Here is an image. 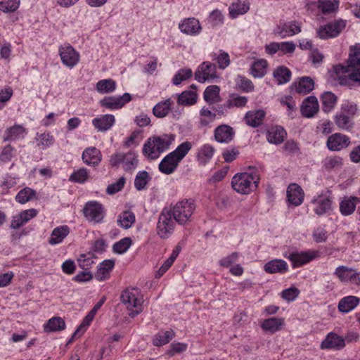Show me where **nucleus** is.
Here are the masks:
<instances>
[{"label": "nucleus", "instance_id": "f257e3e1", "mask_svg": "<svg viewBox=\"0 0 360 360\" xmlns=\"http://www.w3.org/2000/svg\"><path fill=\"white\" fill-rule=\"evenodd\" d=\"M335 79L341 86H360V49H350L347 65L339 64L333 67Z\"/></svg>", "mask_w": 360, "mask_h": 360}, {"label": "nucleus", "instance_id": "f03ea898", "mask_svg": "<svg viewBox=\"0 0 360 360\" xmlns=\"http://www.w3.org/2000/svg\"><path fill=\"white\" fill-rule=\"evenodd\" d=\"M192 148L189 141L181 143L174 151L166 155L159 164V170L165 174L173 173L179 162L186 155Z\"/></svg>", "mask_w": 360, "mask_h": 360}, {"label": "nucleus", "instance_id": "7ed1b4c3", "mask_svg": "<svg viewBox=\"0 0 360 360\" xmlns=\"http://www.w3.org/2000/svg\"><path fill=\"white\" fill-rule=\"evenodd\" d=\"M259 181V176L256 170L250 172L236 174L232 179L231 185L237 193L247 195L254 188H257Z\"/></svg>", "mask_w": 360, "mask_h": 360}, {"label": "nucleus", "instance_id": "20e7f679", "mask_svg": "<svg viewBox=\"0 0 360 360\" xmlns=\"http://www.w3.org/2000/svg\"><path fill=\"white\" fill-rule=\"evenodd\" d=\"M120 299L122 303L129 311V315L131 318H134L143 311V297L138 288H127L122 292Z\"/></svg>", "mask_w": 360, "mask_h": 360}, {"label": "nucleus", "instance_id": "39448f33", "mask_svg": "<svg viewBox=\"0 0 360 360\" xmlns=\"http://www.w3.org/2000/svg\"><path fill=\"white\" fill-rule=\"evenodd\" d=\"M172 214L174 219L180 225H185L191 221L195 210V205L192 200L184 199L177 202L172 208Z\"/></svg>", "mask_w": 360, "mask_h": 360}, {"label": "nucleus", "instance_id": "423d86ee", "mask_svg": "<svg viewBox=\"0 0 360 360\" xmlns=\"http://www.w3.org/2000/svg\"><path fill=\"white\" fill-rule=\"evenodd\" d=\"M172 210L165 207L159 215L157 223V233L161 238H167L172 233L176 226Z\"/></svg>", "mask_w": 360, "mask_h": 360}, {"label": "nucleus", "instance_id": "0eeeda50", "mask_svg": "<svg viewBox=\"0 0 360 360\" xmlns=\"http://www.w3.org/2000/svg\"><path fill=\"white\" fill-rule=\"evenodd\" d=\"M139 160L136 155L133 152L127 153H117L112 155L110 159V164L112 167H117L122 164L125 171H131L136 168Z\"/></svg>", "mask_w": 360, "mask_h": 360}, {"label": "nucleus", "instance_id": "6e6552de", "mask_svg": "<svg viewBox=\"0 0 360 360\" xmlns=\"http://www.w3.org/2000/svg\"><path fill=\"white\" fill-rule=\"evenodd\" d=\"M218 78L216 65L210 62L202 63L195 72V79L200 83L212 81Z\"/></svg>", "mask_w": 360, "mask_h": 360}, {"label": "nucleus", "instance_id": "1a4fd4ad", "mask_svg": "<svg viewBox=\"0 0 360 360\" xmlns=\"http://www.w3.org/2000/svg\"><path fill=\"white\" fill-rule=\"evenodd\" d=\"M84 214L89 221L94 224L101 223L104 217V210L101 203L90 201L85 205Z\"/></svg>", "mask_w": 360, "mask_h": 360}, {"label": "nucleus", "instance_id": "9d476101", "mask_svg": "<svg viewBox=\"0 0 360 360\" xmlns=\"http://www.w3.org/2000/svg\"><path fill=\"white\" fill-rule=\"evenodd\" d=\"M320 257L317 250H309L307 252H290L285 257L292 262L293 267H297L306 264L311 260Z\"/></svg>", "mask_w": 360, "mask_h": 360}, {"label": "nucleus", "instance_id": "9b49d317", "mask_svg": "<svg viewBox=\"0 0 360 360\" xmlns=\"http://www.w3.org/2000/svg\"><path fill=\"white\" fill-rule=\"evenodd\" d=\"M346 22L343 20H339L334 23H329L325 26L321 27L318 30V36L323 39L337 37L345 27Z\"/></svg>", "mask_w": 360, "mask_h": 360}, {"label": "nucleus", "instance_id": "f8f14e48", "mask_svg": "<svg viewBox=\"0 0 360 360\" xmlns=\"http://www.w3.org/2000/svg\"><path fill=\"white\" fill-rule=\"evenodd\" d=\"M59 55L62 63L67 67H75L79 60V53L72 46H60Z\"/></svg>", "mask_w": 360, "mask_h": 360}, {"label": "nucleus", "instance_id": "ddd939ff", "mask_svg": "<svg viewBox=\"0 0 360 360\" xmlns=\"http://www.w3.org/2000/svg\"><path fill=\"white\" fill-rule=\"evenodd\" d=\"M345 347V340L333 332L329 333L320 345L322 349L340 350Z\"/></svg>", "mask_w": 360, "mask_h": 360}, {"label": "nucleus", "instance_id": "4468645a", "mask_svg": "<svg viewBox=\"0 0 360 360\" xmlns=\"http://www.w3.org/2000/svg\"><path fill=\"white\" fill-rule=\"evenodd\" d=\"M131 100V96L128 93H125L123 96L119 97H105L101 101V104L108 109L115 110L122 108L126 103L129 102Z\"/></svg>", "mask_w": 360, "mask_h": 360}, {"label": "nucleus", "instance_id": "2eb2a0df", "mask_svg": "<svg viewBox=\"0 0 360 360\" xmlns=\"http://www.w3.org/2000/svg\"><path fill=\"white\" fill-rule=\"evenodd\" d=\"M300 32V25L296 21H291L285 22L283 25H279L274 30V33L280 36L281 38L293 36Z\"/></svg>", "mask_w": 360, "mask_h": 360}, {"label": "nucleus", "instance_id": "dca6fc26", "mask_svg": "<svg viewBox=\"0 0 360 360\" xmlns=\"http://www.w3.org/2000/svg\"><path fill=\"white\" fill-rule=\"evenodd\" d=\"M350 143L349 139L344 134L336 133L328 137L327 146L330 150H340L347 148Z\"/></svg>", "mask_w": 360, "mask_h": 360}, {"label": "nucleus", "instance_id": "f3484780", "mask_svg": "<svg viewBox=\"0 0 360 360\" xmlns=\"http://www.w3.org/2000/svg\"><path fill=\"white\" fill-rule=\"evenodd\" d=\"M152 137L153 143L156 146L155 152L153 151L151 153L153 156H160L162 153L169 148L174 140V135L172 134H163L160 136H154Z\"/></svg>", "mask_w": 360, "mask_h": 360}, {"label": "nucleus", "instance_id": "a211bd4d", "mask_svg": "<svg viewBox=\"0 0 360 360\" xmlns=\"http://www.w3.org/2000/svg\"><path fill=\"white\" fill-rule=\"evenodd\" d=\"M82 158L86 165L96 167L101 162L102 155L96 147H89L83 151Z\"/></svg>", "mask_w": 360, "mask_h": 360}, {"label": "nucleus", "instance_id": "6ab92c4d", "mask_svg": "<svg viewBox=\"0 0 360 360\" xmlns=\"http://www.w3.org/2000/svg\"><path fill=\"white\" fill-rule=\"evenodd\" d=\"M179 27L182 32L188 35H197L202 30L199 20L195 18L184 19L179 23Z\"/></svg>", "mask_w": 360, "mask_h": 360}, {"label": "nucleus", "instance_id": "aec40b11", "mask_svg": "<svg viewBox=\"0 0 360 360\" xmlns=\"http://www.w3.org/2000/svg\"><path fill=\"white\" fill-rule=\"evenodd\" d=\"M334 274L341 282H352L357 285V275L354 269L346 266H340L335 269Z\"/></svg>", "mask_w": 360, "mask_h": 360}, {"label": "nucleus", "instance_id": "412c9836", "mask_svg": "<svg viewBox=\"0 0 360 360\" xmlns=\"http://www.w3.org/2000/svg\"><path fill=\"white\" fill-rule=\"evenodd\" d=\"M287 198L289 203L298 206L302 204L304 199V193L300 186L291 184L287 189Z\"/></svg>", "mask_w": 360, "mask_h": 360}, {"label": "nucleus", "instance_id": "4be33fe9", "mask_svg": "<svg viewBox=\"0 0 360 360\" xmlns=\"http://www.w3.org/2000/svg\"><path fill=\"white\" fill-rule=\"evenodd\" d=\"M319 110V104L316 97L309 96L301 106L302 115L305 117H313Z\"/></svg>", "mask_w": 360, "mask_h": 360}, {"label": "nucleus", "instance_id": "5701e85b", "mask_svg": "<svg viewBox=\"0 0 360 360\" xmlns=\"http://www.w3.org/2000/svg\"><path fill=\"white\" fill-rule=\"evenodd\" d=\"M311 203L316 205L314 211L318 215H323L331 207V200L328 196L319 195L311 200Z\"/></svg>", "mask_w": 360, "mask_h": 360}, {"label": "nucleus", "instance_id": "b1692460", "mask_svg": "<svg viewBox=\"0 0 360 360\" xmlns=\"http://www.w3.org/2000/svg\"><path fill=\"white\" fill-rule=\"evenodd\" d=\"M115 123V117L112 115H104L94 118L92 124L99 131H106L110 129Z\"/></svg>", "mask_w": 360, "mask_h": 360}, {"label": "nucleus", "instance_id": "393cba45", "mask_svg": "<svg viewBox=\"0 0 360 360\" xmlns=\"http://www.w3.org/2000/svg\"><path fill=\"white\" fill-rule=\"evenodd\" d=\"M285 324L284 319L278 318V317H272L267 319H265L261 323V328L271 333H274L277 331H279L282 329L283 326Z\"/></svg>", "mask_w": 360, "mask_h": 360}, {"label": "nucleus", "instance_id": "a878e982", "mask_svg": "<svg viewBox=\"0 0 360 360\" xmlns=\"http://www.w3.org/2000/svg\"><path fill=\"white\" fill-rule=\"evenodd\" d=\"M234 135L233 128L228 125H221L216 128L214 131L215 139L220 143H229Z\"/></svg>", "mask_w": 360, "mask_h": 360}, {"label": "nucleus", "instance_id": "bb28decb", "mask_svg": "<svg viewBox=\"0 0 360 360\" xmlns=\"http://www.w3.org/2000/svg\"><path fill=\"white\" fill-rule=\"evenodd\" d=\"M26 134V129L20 124L8 128L4 135V141H13L20 139H23Z\"/></svg>", "mask_w": 360, "mask_h": 360}, {"label": "nucleus", "instance_id": "cd10ccee", "mask_svg": "<svg viewBox=\"0 0 360 360\" xmlns=\"http://www.w3.org/2000/svg\"><path fill=\"white\" fill-rule=\"evenodd\" d=\"M288 270V264L283 259H273L264 265V271L269 274L285 273Z\"/></svg>", "mask_w": 360, "mask_h": 360}, {"label": "nucleus", "instance_id": "c85d7f7f", "mask_svg": "<svg viewBox=\"0 0 360 360\" xmlns=\"http://www.w3.org/2000/svg\"><path fill=\"white\" fill-rule=\"evenodd\" d=\"M70 228L66 226H60L55 228L51 234L49 243L51 245H56L61 243L63 239L69 234Z\"/></svg>", "mask_w": 360, "mask_h": 360}, {"label": "nucleus", "instance_id": "c756f323", "mask_svg": "<svg viewBox=\"0 0 360 360\" xmlns=\"http://www.w3.org/2000/svg\"><path fill=\"white\" fill-rule=\"evenodd\" d=\"M314 81L308 76H304L299 78L298 81L292 83L289 90H314Z\"/></svg>", "mask_w": 360, "mask_h": 360}, {"label": "nucleus", "instance_id": "7c9ffc66", "mask_svg": "<svg viewBox=\"0 0 360 360\" xmlns=\"http://www.w3.org/2000/svg\"><path fill=\"white\" fill-rule=\"evenodd\" d=\"M249 8V3L247 0H238L230 6L229 13L231 18H235L239 15L247 13Z\"/></svg>", "mask_w": 360, "mask_h": 360}, {"label": "nucleus", "instance_id": "2f4dec72", "mask_svg": "<svg viewBox=\"0 0 360 360\" xmlns=\"http://www.w3.org/2000/svg\"><path fill=\"white\" fill-rule=\"evenodd\" d=\"M115 265V262L112 259H106L101 262L98 268L96 274V278L98 281H103L106 279L110 271L112 269Z\"/></svg>", "mask_w": 360, "mask_h": 360}, {"label": "nucleus", "instance_id": "473e14b6", "mask_svg": "<svg viewBox=\"0 0 360 360\" xmlns=\"http://www.w3.org/2000/svg\"><path fill=\"white\" fill-rule=\"evenodd\" d=\"M172 104V101L170 98L158 103L153 108V115L158 118L165 117L170 111Z\"/></svg>", "mask_w": 360, "mask_h": 360}, {"label": "nucleus", "instance_id": "72a5a7b5", "mask_svg": "<svg viewBox=\"0 0 360 360\" xmlns=\"http://www.w3.org/2000/svg\"><path fill=\"white\" fill-rule=\"evenodd\" d=\"M359 299L355 296H348L342 298L338 304L340 311L347 313L354 309L359 304Z\"/></svg>", "mask_w": 360, "mask_h": 360}, {"label": "nucleus", "instance_id": "f704fd0d", "mask_svg": "<svg viewBox=\"0 0 360 360\" xmlns=\"http://www.w3.org/2000/svg\"><path fill=\"white\" fill-rule=\"evenodd\" d=\"M264 115L265 112L263 110L249 111L245 118L248 125L257 127L262 124Z\"/></svg>", "mask_w": 360, "mask_h": 360}, {"label": "nucleus", "instance_id": "c9c22d12", "mask_svg": "<svg viewBox=\"0 0 360 360\" xmlns=\"http://www.w3.org/2000/svg\"><path fill=\"white\" fill-rule=\"evenodd\" d=\"M357 197H345L340 204V210L345 216L352 214L356 208V202Z\"/></svg>", "mask_w": 360, "mask_h": 360}, {"label": "nucleus", "instance_id": "e433bc0d", "mask_svg": "<svg viewBox=\"0 0 360 360\" xmlns=\"http://www.w3.org/2000/svg\"><path fill=\"white\" fill-rule=\"evenodd\" d=\"M181 251V247L176 246L172 251L170 257L164 262V264L160 266L158 271L156 272L155 277L160 278L172 265L174 260L178 257L179 252Z\"/></svg>", "mask_w": 360, "mask_h": 360}, {"label": "nucleus", "instance_id": "4c0bfd02", "mask_svg": "<svg viewBox=\"0 0 360 360\" xmlns=\"http://www.w3.org/2000/svg\"><path fill=\"white\" fill-rule=\"evenodd\" d=\"M273 76L278 84H283L290 81L291 72L288 68L280 66L274 71Z\"/></svg>", "mask_w": 360, "mask_h": 360}, {"label": "nucleus", "instance_id": "58836bf2", "mask_svg": "<svg viewBox=\"0 0 360 360\" xmlns=\"http://www.w3.org/2000/svg\"><path fill=\"white\" fill-rule=\"evenodd\" d=\"M286 133L281 127L271 129L267 133V140L269 143L279 144L284 140Z\"/></svg>", "mask_w": 360, "mask_h": 360}, {"label": "nucleus", "instance_id": "ea45409f", "mask_svg": "<svg viewBox=\"0 0 360 360\" xmlns=\"http://www.w3.org/2000/svg\"><path fill=\"white\" fill-rule=\"evenodd\" d=\"M323 109L325 112L330 111L337 103L338 97L332 91H324L321 95Z\"/></svg>", "mask_w": 360, "mask_h": 360}, {"label": "nucleus", "instance_id": "a19ab883", "mask_svg": "<svg viewBox=\"0 0 360 360\" xmlns=\"http://www.w3.org/2000/svg\"><path fill=\"white\" fill-rule=\"evenodd\" d=\"M338 0H319L317 6L323 14H328L335 12L338 9Z\"/></svg>", "mask_w": 360, "mask_h": 360}, {"label": "nucleus", "instance_id": "79ce46f5", "mask_svg": "<svg viewBox=\"0 0 360 360\" xmlns=\"http://www.w3.org/2000/svg\"><path fill=\"white\" fill-rule=\"evenodd\" d=\"M198 95L195 91H182L178 96L177 103L181 105H192L197 102Z\"/></svg>", "mask_w": 360, "mask_h": 360}, {"label": "nucleus", "instance_id": "37998d69", "mask_svg": "<svg viewBox=\"0 0 360 360\" xmlns=\"http://www.w3.org/2000/svg\"><path fill=\"white\" fill-rule=\"evenodd\" d=\"M65 323L60 317H53L50 319L44 326L46 332L60 331L65 328Z\"/></svg>", "mask_w": 360, "mask_h": 360}, {"label": "nucleus", "instance_id": "c03bdc74", "mask_svg": "<svg viewBox=\"0 0 360 360\" xmlns=\"http://www.w3.org/2000/svg\"><path fill=\"white\" fill-rule=\"evenodd\" d=\"M37 146L45 150L54 143V138L49 133H37L35 137Z\"/></svg>", "mask_w": 360, "mask_h": 360}, {"label": "nucleus", "instance_id": "a18cd8bd", "mask_svg": "<svg viewBox=\"0 0 360 360\" xmlns=\"http://www.w3.org/2000/svg\"><path fill=\"white\" fill-rule=\"evenodd\" d=\"M267 61L260 59L255 61L251 66V73L255 77H262L266 72Z\"/></svg>", "mask_w": 360, "mask_h": 360}, {"label": "nucleus", "instance_id": "49530a36", "mask_svg": "<svg viewBox=\"0 0 360 360\" xmlns=\"http://www.w3.org/2000/svg\"><path fill=\"white\" fill-rule=\"evenodd\" d=\"M174 335L175 333L172 330L160 331L153 339V345L158 347L165 345L174 337Z\"/></svg>", "mask_w": 360, "mask_h": 360}, {"label": "nucleus", "instance_id": "de8ad7c7", "mask_svg": "<svg viewBox=\"0 0 360 360\" xmlns=\"http://www.w3.org/2000/svg\"><path fill=\"white\" fill-rule=\"evenodd\" d=\"M134 222L135 215L131 212L124 211L118 217V224L125 229H129Z\"/></svg>", "mask_w": 360, "mask_h": 360}, {"label": "nucleus", "instance_id": "09e8293b", "mask_svg": "<svg viewBox=\"0 0 360 360\" xmlns=\"http://www.w3.org/2000/svg\"><path fill=\"white\" fill-rule=\"evenodd\" d=\"M36 195V191L29 187L20 190L15 196V200L20 204L30 201Z\"/></svg>", "mask_w": 360, "mask_h": 360}, {"label": "nucleus", "instance_id": "8fccbe9b", "mask_svg": "<svg viewBox=\"0 0 360 360\" xmlns=\"http://www.w3.org/2000/svg\"><path fill=\"white\" fill-rule=\"evenodd\" d=\"M89 172L86 168H80L75 170L69 178L72 182L83 184L89 179Z\"/></svg>", "mask_w": 360, "mask_h": 360}, {"label": "nucleus", "instance_id": "3c124183", "mask_svg": "<svg viewBox=\"0 0 360 360\" xmlns=\"http://www.w3.org/2000/svg\"><path fill=\"white\" fill-rule=\"evenodd\" d=\"M214 152V148L212 146L209 144L202 146L200 149L198 155L199 161L203 164H205L212 158Z\"/></svg>", "mask_w": 360, "mask_h": 360}, {"label": "nucleus", "instance_id": "603ef678", "mask_svg": "<svg viewBox=\"0 0 360 360\" xmlns=\"http://www.w3.org/2000/svg\"><path fill=\"white\" fill-rule=\"evenodd\" d=\"M212 60L217 61L220 69H225L230 64L229 55L224 51H220L219 54L214 53L212 55Z\"/></svg>", "mask_w": 360, "mask_h": 360}, {"label": "nucleus", "instance_id": "864d4df0", "mask_svg": "<svg viewBox=\"0 0 360 360\" xmlns=\"http://www.w3.org/2000/svg\"><path fill=\"white\" fill-rule=\"evenodd\" d=\"M248 101L245 96H239L236 94H232L227 101V106L231 107H243L245 106Z\"/></svg>", "mask_w": 360, "mask_h": 360}, {"label": "nucleus", "instance_id": "5fc2aeb1", "mask_svg": "<svg viewBox=\"0 0 360 360\" xmlns=\"http://www.w3.org/2000/svg\"><path fill=\"white\" fill-rule=\"evenodd\" d=\"M149 179L150 178L147 172L142 171L138 172L134 180L135 188L139 191L143 190Z\"/></svg>", "mask_w": 360, "mask_h": 360}, {"label": "nucleus", "instance_id": "6e6d98bb", "mask_svg": "<svg viewBox=\"0 0 360 360\" xmlns=\"http://www.w3.org/2000/svg\"><path fill=\"white\" fill-rule=\"evenodd\" d=\"M20 0H1L0 10L5 13L13 12L18 8Z\"/></svg>", "mask_w": 360, "mask_h": 360}, {"label": "nucleus", "instance_id": "4d7b16f0", "mask_svg": "<svg viewBox=\"0 0 360 360\" xmlns=\"http://www.w3.org/2000/svg\"><path fill=\"white\" fill-rule=\"evenodd\" d=\"M131 243L132 241L130 238H124L114 244L113 250L115 252L122 254L129 248Z\"/></svg>", "mask_w": 360, "mask_h": 360}, {"label": "nucleus", "instance_id": "13d9d810", "mask_svg": "<svg viewBox=\"0 0 360 360\" xmlns=\"http://www.w3.org/2000/svg\"><path fill=\"white\" fill-rule=\"evenodd\" d=\"M193 75L192 70L189 68L181 69L173 77L172 82L175 85L180 84L183 81L190 78Z\"/></svg>", "mask_w": 360, "mask_h": 360}, {"label": "nucleus", "instance_id": "bf43d9fd", "mask_svg": "<svg viewBox=\"0 0 360 360\" xmlns=\"http://www.w3.org/2000/svg\"><path fill=\"white\" fill-rule=\"evenodd\" d=\"M156 150V146L153 143V137H150L148 139V141L144 143L143 148V153L145 156H146L148 158L154 160L159 158V156H153L152 155V152H155Z\"/></svg>", "mask_w": 360, "mask_h": 360}, {"label": "nucleus", "instance_id": "052dcab7", "mask_svg": "<svg viewBox=\"0 0 360 360\" xmlns=\"http://www.w3.org/2000/svg\"><path fill=\"white\" fill-rule=\"evenodd\" d=\"M126 179L124 177H120L115 183L110 184L107 188V193L110 195L115 194L121 191L125 184Z\"/></svg>", "mask_w": 360, "mask_h": 360}, {"label": "nucleus", "instance_id": "680f3d73", "mask_svg": "<svg viewBox=\"0 0 360 360\" xmlns=\"http://www.w3.org/2000/svg\"><path fill=\"white\" fill-rule=\"evenodd\" d=\"M115 89L116 82L112 79H102L96 84V90H115Z\"/></svg>", "mask_w": 360, "mask_h": 360}, {"label": "nucleus", "instance_id": "e2e57ef3", "mask_svg": "<svg viewBox=\"0 0 360 360\" xmlns=\"http://www.w3.org/2000/svg\"><path fill=\"white\" fill-rule=\"evenodd\" d=\"M335 124H337V126L340 129H347L351 125L350 120H349V117L347 115H346L345 114H342V113L340 115H335Z\"/></svg>", "mask_w": 360, "mask_h": 360}, {"label": "nucleus", "instance_id": "0e129e2a", "mask_svg": "<svg viewBox=\"0 0 360 360\" xmlns=\"http://www.w3.org/2000/svg\"><path fill=\"white\" fill-rule=\"evenodd\" d=\"M313 239L316 243H323L328 238L327 231L321 227L316 229L312 234Z\"/></svg>", "mask_w": 360, "mask_h": 360}, {"label": "nucleus", "instance_id": "69168bd1", "mask_svg": "<svg viewBox=\"0 0 360 360\" xmlns=\"http://www.w3.org/2000/svg\"><path fill=\"white\" fill-rule=\"evenodd\" d=\"M15 149L11 147L10 145L4 147L0 154V160L1 162H8L11 160L12 158L14 156Z\"/></svg>", "mask_w": 360, "mask_h": 360}, {"label": "nucleus", "instance_id": "338daca9", "mask_svg": "<svg viewBox=\"0 0 360 360\" xmlns=\"http://www.w3.org/2000/svg\"><path fill=\"white\" fill-rule=\"evenodd\" d=\"M299 295V290L296 288H290L284 290L281 292V297L283 299L288 302L294 300Z\"/></svg>", "mask_w": 360, "mask_h": 360}, {"label": "nucleus", "instance_id": "774afa93", "mask_svg": "<svg viewBox=\"0 0 360 360\" xmlns=\"http://www.w3.org/2000/svg\"><path fill=\"white\" fill-rule=\"evenodd\" d=\"M342 158L338 156L330 157L325 161L326 169H331L342 165Z\"/></svg>", "mask_w": 360, "mask_h": 360}]
</instances>
